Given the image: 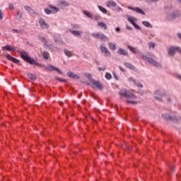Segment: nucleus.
<instances>
[{"label": "nucleus", "instance_id": "f257e3e1", "mask_svg": "<svg viewBox=\"0 0 181 181\" xmlns=\"http://www.w3.org/2000/svg\"><path fill=\"white\" fill-rule=\"evenodd\" d=\"M20 57L24 62H26L27 63H29V64L37 66L38 67H45V70L47 71H57L59 74H63V71H62L59 68H56V66L53 65H49L47 66L42 65L41 64H39L35 60V59L30 57L29 54H28V52L25 51L18 52Z\"/></svg>", "mask_w": 181, "mask_h": 181}, {"label": "nucleus", "instance_id": "f03ea898", "mask_svg": "<svg viewBox=\"0 0 181 181\" xmlns=\"http://www.w3.org/2000/svg\"><path fill=\"white\" fill-rule=\"evenodd\" d=\"M181 18V12L180 11H175L166 16V21L168 22H173L175 19H179Z\"/></svg>", "mask_w": 181, "mask_h": 181}, {"label": "nucleus", "instance_id": "7ed1b4c3", "mask_svg": "<svg viewBox=\"0 0 181 181\" xmlns=\"http://www.w3.org/2000/svg\"><path fill=\"white\" fill-rule=\"evenodd\" d=\"M162 117L164 118V119H166V121H172L173 122H179V121H181L180 117H177L176 116H170L168 114H163Z\"/></svg>", "mask_w": 181, "mask_h": 181}, {"label": "nucleus", "instance_id": "20e7f679", "mask_svg": "<svg viewBox=\"0 0 181 181\" xmlns=\"http://www.w3.org/2000/svg\"><path fill=\"white\" fill-rule=\"evenodd\" d=\"M176 52L181 54V48L180 47L172 46L168 49V56H175Z\"/></svg>", "mask_w": 181, "mask_h": 181}, {"label": "nucleus", "instance_id": "39448f33", "mask_svg": "<svg viewBox=\"0 0 181 181\" xmlns=\"http://www.w3.org/2000/svg\"><path fill=\"white\" fill-rule=\"evenodd\" d=\"M92 36H93V37H95L96 39H99L100 40H102V42L104 40H107V39H108V37H107V35H105L104 34H101L100 33H92Z\"/></svg>", "mask_w": 181, "mask_h": 181}, {"label": "nucleus", "instance_id": "423d86ee", "mask_svg": "<svg viewBox=\"0 0 181 181\" xmlns=\"http://www.w3.org/2000/svg\"><path fill=\"white\" fill-rule=\"evenodd\" d=\"M100 49L102 53L105 54L104 56L105 57H111V52H110V50H108L107 47L100 45Z\"/></svg>", "mask_w": 181, "mask_h": 181}, {"label": "nucleus", "instance_id": "0eeeda50", "mask_svg": "<svg viewBox=\"0 0 181 181\" xmlns=\"http://www.w3.org/2000/svg\"><path fill=\"white\" fill-rule=\"evenodd\" d=\"M142 59H144V60H146V62H148V63H150V64H152L156 67H158V64L156 61L153 60V59L149 58L146 55H142Z\"/></svg>", "mask_w": 181, "mask_h": 181}, {"label": "nucleus", "instance_id": "6e6552de", "mask_svg": "<svg viewBox=\"0 0 181 181\" xmlns=\"http://www.w3.org/2000/svg\"><path fill=\"white\" fill-rule=\"evenodd\" d=\"M119 95L124 97V98H131V95H132V93L127 89L121 90L120 92H119Z\"/></svg>", "mask_w": 181, "mask_h": 181}, {"label": "nucleus", "instance_id": "1a4fd4ad", "mask_svg": "<svg viewBox=\"0 0 181 181\" xmlns=\"http://www.w3.org/2000/svg\"><path fill=\"white\" fill-rule=\"evenodd\" d=\"M5 57H6L8 60L12 62L13 63H15L16 64H19V63H21V61H19V59L12 57V55L9 54L5 55Z\"/></svg>", "mask_w": 181, "mask_h": 181}, {"label": "nucleus", "instance_id": "9d476101", "mask_svg": "<svg viewBox=\"0 0 181 181\" xmlns=\"http://www.w3.org/2000/svg\"><path fill=\"white\" fill-rule=\"evenodd\" d=\"M128 9H130L131 11H134V12H136L137 13H140L141 15H146L144 10H142L139 7L128 6Z\"/></svg>", "mask_w": 181, "mask_h": 181}, {"label": "nucleus", "instance_id": "9b49d317", "mask_svg": "<svg viewBox=\"0 0 181 181\" xmlns=\"http://www.w3.org/2000/svg\"><path fill=\"white\" fill-rule=\"evenodd\" d=\"M39 23L41 29H49V24L43 18H40Z\"/></svg>", "mask_w": 181, "mask_h": 181}, {"label": "nucleus", "instance_id": "f8f14e48", "mask_svg": "<svg viewBox=\"0 0 181 181\" xmlns=\"http://www.w3.org/2000/svg\"><path fill=\"white\" fill-rule=\"evenodd\" d=\"M66 76H68V77H69L70 78H75L77 80H80V76L74 73H73L72 71H68L66 73Z\"/></svg>", "mask_w": 181, "mask_h": 181}, {"label": "nucleus", "instance_id": "ddd939ff", "mask_svg": "<svg viewBox=\"0 0 181 181\" xmlns=\"http://www.w3.org/2000/svg\"><path fill=\"white\" fill-rule=\"evenodd\" d=\"M92 84L95 86V87L98 88L100 91H103V90H104V86H103V83H100L98 81H95Z\"/></svg>", "mask_w": 181, "mask_h": 181}, {"label": "nucleus", "instance_id": "4468645a", "mask_svg": "<svg viewBox=\"0 0 181 181\" xmlns=\"http://www.w3.org/2000/svg\"><path fill=\"white\" fill-rule=\"evenodd\" d=\"M124 66H125L127 69H129L130 70H133V71H135L136 70V68L129 62H124Z\"/></svg>", "mask_w": 181, "mask_h": 181}, {"label": "nucleus", "instance_id": "2eb2a0df", "mask_svg": "<svg viewBox=\"0 0 181 181\" xmlns=\"http://www.w3.org/2000/svg\"><path fill=\"white\" fill-rule=\"evenodd\" d=\"M45 47V49L50 50V52H54V50H57V47H54V45L52 44H47Z\"/></svg>", "mask_w": 181, "mask_h": 181}, {"label": "nucleus", "instance_id": "dca6fc26", "mask_svg": "<svg viewBox=\"0 0 181 181\" xmlns=\"http://www.w3.org/2000/svg\"><path fill=\"white\" fill-rule=\"evenodd\" d=\"M54 42H55V43H58L59 45H64V42L62 40V38L58 37L57 35L54 36Z\"/></svg>", "mask_w": 181, "mask_h": 181}, {"label": "nucleus", "instance_id": "f3484780", "mask_svg": "<svg viewBox=\"0 0 181 181\" xmlns=\"http://www.w3.org/2000/svg\"><path fill=\"white\" fill-rule=\"evenodd\" d=\"M117 53L119 55L122 54V56H128V52L125 51V49L122 48H119L117 50Z\"/></svg>", "mask_w": 181, "mask_h": 181}, {"label": "nucleus", "instance_id": "a211bd4d", "mask_svg": "<svg viewBox=\"0 0 181 181\" xmlns=\"http://www.w3.org/2000/svg\"><path fill=\"white\" fill-rule=\"evenodd\" d=\"M49 8H50V9H52V13H57V12H59V8L54 6H52V4L49 5Z\"/></svg>", "mask_w": 181, "mask_h": 181}, {"label": "nucleus", "instance_id": "6ab92c4d", "mask_svg": "<svg viewBox=\"0 0 181 181\" xmlns=\"http://www.w3.org/2000/svg\"><path fill=\"white\" fill-rule=\"evenodd\" d=\"M85 77H87L90 83H93L95 81L94 78H93V75H91V74H85Z\"/></svg>", "mask_w": 181, "mask_h": 181}, {"label": "nucleus", "instance_id": "aec40b11", "mask_svg": "<svg viewBox=\"0 0 181 181\" xmlns=\"http://www.w3.org/2000/svg\"><path fill=\"white\" fill-rule=\"evenodd\" d=\"M127 21L129 22H130V23L132 25H134L136 23L135 22H136V21H138V19H136V18H135V17L131 16V17H128Z\"/></svg>", "mask_w": 181, "mask_h": 181}, {"label": "nucleus", "instance_id": "412c9836", "mask_svg": "<svg viewBox=\"0 0 181 181\" xmlns=\"http://www.w3.org/2000/svg\"><path fill=\"white\" fill-rule=\"evenodd\" d=\"M70 33L74 35V36H81V32L78 30H69Z\"/></svg>", "mask_w": 181, "mask_h": 181}, {"label": "nucleus", "instance_id": "4be33fe9", "mask_svg": "<svg viewBox=\"0 0 181 181\" xmlns=\"http://www.w3.org/2000/svg\"><path fill=\"white\" fill-rule=\"evenodd\" d=\"M98 26H99L101 28H103L105 30H107V29H108V27L105 23H104V22H98Z\"/></svg>", "mask_w": 181, "mask_h": 181}, {"label": "nucleus", "instance_id": "5701e85b", "mask_svg": "<svg viewBox=\"0 0 181 181\" xmlns=\"http://www.w3.org/2000/svg\"><path fill=\"white\" fill-rule=\"evenodd\" d=\"M2 49L7 50V52H12V51L15 50V49L13 47H11V45H6L4 47H2Z\"/></svg>", "mask_w": 181, "mask_h": 181}, {"label": "nucleus", "instance_id": "b1692460", "mask_svg": "<svg viewBox=\"0 0 181 181\" xmlns=\"http://www.w3.org/2000/svg\"><path fill=\"white\" fill-rule=\"evenodd\" d=\"M28 78H30L33 81H36V79L37 78L35 74H30V73L28 74Z\"/></svg>", "mask_w": 181, "mask_h": 181}, {"label": "nucleus", "instance_id": "393cba45", "mask_svg": "<svg viewBox=\"0 0 181 181\" xmlns=\"http://www.w3.org/2000/svg\"><path fill=\"white\" fill-rule=\"evenodd\" d=\"M142 25H144V26H146V28H153V26L151 25V23L146 21H142Z\"/></svg>", "mask_w": 181, "mask_h": 181}, {"label": "nucleus", "instance_id": "a878e982", "mask_svg": "<svg viewBox=\"0 0 181 181\" xmlns=\"http://www.w3.org/2000/svg\"><path fill=\"white\" fill-rule=\"evenodd\" d=\"M107 6L110 8V6H117V3L115 1L110 0L107 1Z\"/></svg>", "mask_w": 181, "mask_h": 181}, {"label": "nucleus", "instance_id": "bb28decb", "mask_svg": "<svg viewBox=\"0 0 181 181\" xmlns=\"http://www.w3.org/2000/svg\"><path fill=\"white\" fill-rule=\"evenodd\" d=\"M39 40H40V42H42V43H44V47H46V45H47V41L46 40V38L45 37H41L39 38Z\"/></svg>", "mask_w": 181, "mask_h": 181}, {"label": "nucleus", "instance_id": "cd10ccee", "mask_svg": "<svg viewBox=\"0 0 181 181\" xmlns=\"http://www.w3.org/2000/svg\"><path fill=\"white\" fill-rule=\"evenodd\" d=\"M108 46L111 50H117V47L115 45L112 44V42H109Z\"/></svg>", "mask_w": 181, "mask_h": 181}, {"label": "nucleus", "instance_id": "c85d7f7f", "mask_svg": "<svg viewBox=\"0 0 181 181\" xmlns=\"http://www.w3.org/2000/svg\"><path fill=\"white\" fill-rule=\"evenodd\" d=\"M98 8L101 12H103V13H107V8L103 7L102 6H98Z\"/></svg>", "mask_w": 181, "mask_h": 181}, {"label": "nucleus", "instance_id": "c756f323", "mask_svg": "<svg viewBox=\"0 0 181 181\" xmlns=\"http://www.w3.org/2000/svg\"><path fill=\"white\" fill-rule=\"evenodd\" d=\"M127 49L130 50V52H132L134 54H136L137 52L135 50V48H134L131 45H127Z\"/></svg>", "mask_w": 181, "mask_h": 181}, {"label": "nucleus", "instance_id": "7c9ffc66", "mask_svg": "<svg viewBox=\"0 0 181 181\" xmlns=\"http://www.w3.org/2000/svg\"><path fill=\"white\" fill-rule=\"evenodd\" d=\"M83 13L87 16L88 18H90V19H93V15L90 13V11H83Z\"/></svg>", "mask_w": 181, "mask_h": 181}, {"label": "nucleus", "instance_id": "2f4dec72", "mask_svg": "<svg viewBox=\"0 0 181 181\" xmlns=\"http://www.w3.org/2000/svg\"><path fill=\"white\" fill-rule=\"evenodd\" d=\"M64 52L66 56H67V57H71V56H73V53H71V52L67 49H64Z\"/></svg>", "mask_w": 181, "mask_h": 181}, {"label": "nucleus", "instance_id": "473e14b6", "mask_svg": "<svg viewBox=\"0 0 181 181\" xmlns=\"http://www.w3.org/2000/svg\"><path fill=\"white\" fill-rule=\"evenodd\" d=\"M154 99L159 100V90H157L154 92Z\"/></svg>", "mask_w": 181, "mask_h": 181}, {"label": "nucleus", "instance_id": "72a5a7b5", "mask_svg": "<svg viewBox=\"0 0 181 181\" xmlns=\"http://www.w3.org/2000/svg\"><path fill=\"white\" fill-rule=\"evenodd\" d=\"M54 80H57V81H60L62 83H67V80L63 79V78H59V77H55Z\"/></svg>", "mask_w": 181, "mask_h": 181}, {"label": "nucleus", "instance_id": "f704fd0d", "mask_svg": "<svg viewBox=\"0 0 181 181\" xmlns=\"http://www.w3.org/2000/svg\"><path fill=\"white\" fill-rule=\"evenodd\" d=\"M72 29H75V30H78L80 29V25L78 24H71Z\"/></svg>", "mask_w": 181, "mask_h": 181}, {"label": "nucleus", "instance_id": "c9c22d12", "mask_svg": "<svg viewBox=\"0 0 181 181\" xmlns=\"http://www.w3.org/2000/svg\"><path fill=\"white\" fill-rule=\"evenodd\" d=\"M105 77L106 78V80H111V78H112V76L111 75V74L107 72L105 75Z\"/></svg>", "mask_w": 181, "mask_h": 181}, {"label": "nucleus", "instance_id": "e433bc0d", "mask_svg": "<svg viewBox=\"0 0 181 181\" xmlns=\"http://www.w3.org/2000/svg\"><path fill=\"white\" fill-rule=\"evenodd\" d=\"M134 84L135 86H136V87H139V88H144V85H142V83H141V82H136V81H134Z\"/></svg>", "mask_w": 181, "mask_h": 181}, {"label": "nucleus", "instance_id": "4c0bfd02", "mask_svg": "<svg viewBox=\"0 0 181 181\" xmlns=\"http://www.w3.org/2000/svg\"><path fill=\"white\" fill-rule=\"evenodd\" d=\"M60 4L64 5V6H69V2L66 1H61Z\"/></svg>", "mask_w": 181, "mask_h": 181}, {"label": "nucleus", "instance_id": "58836bf2", "mask_svg": "<svg viewBox=\"0 0 181 181\" xmlns=\"http://www.w3.org/2000/svg\"><path fill=\"white\" fill-rule=\"evenodd\" d=\"M133 26L134 28H135V29H137V30H141L142 29L138 24H136V23L134 25H133Z\"/></svg>", "mask_w": 181, "mask_h": 181}, {"label": "nucleus", "instance_id": "ea45409f", "mask_svg": "<svg viewBox=\"0 0 181 181\" xmlns=\"http://www.w3.org/2000/svg\"><path fill=\"white\" fill-rule=\"evenodd\" d=\"M8 8H9L10 11H13V9H15V6H13V4H12V3L9 4Z\"/></svg>", "mask_w": 181, "mask_h": 181}, {"label": "nucleus", "instance_id": "a19ab883", "mask_svg": "<svg viewBox=\"0 0 181 181\" xmlns=\"http://www.w3.org/2000/svg\"><path fill=\"white\" fill-rule=\"evenodd\" d=\"M45 13H47V15H50V13H52V10H50L49 8H45Z\"/></svg>", "mask_w": 181, "mask_h": 181}, {"label": "nucleus", "instance_id": "79ce46f5", "mask_svg": "<svg viewBox=\"0 0 181 181\" xmlns=\"http://www.w3.org/2000/svg\"><path fill=\"white\" fill-rule=\"evenodd\" d=\"M80 83H81V84H86V86H91V84L87 81H84L83 80L80 81Z\"/></svg>", "mask_w": 181, "mask_h": 181}, {"label": "nucleus", "instance_id": "37998d69", "mask_svg": "<svg viewBox=\"0 0 181 181\" xmlns=\"http://www.w3.org/2000/svg\"><path fill=\"white\" fill-rule=\"evenodd\" d=\"M25 11H28V12H32V8H30V6H25Z\"/></svg>", "mask_w": 181, "mask_h": 181}, {"label": "nucleus", "instance_id": "c03bdc74", "mask_svg": "<svg viewBox=\"0 0 181 181\" xmlns=\"http://www.w3.org/2000/svg\"><path fill=\"white\" fill-rule=\"evenodd\" d=\"M42 57L45 59V60H49V57L46 52L42 53Z\"/></svg>", "mask_w": 181, "mask_h": 181}, {"label": "nucleus", "instance_id": "a18cd8bd", "mask_svg": "<svg viewBox=\"0 0 181 181\" xmlns=\"http://www.w3.org/2000/svg\"><path fill=\"white\" fill-rule=\"evenodd\" d=\"M127 104H138V102L136 101H132V100H127Z\"/></svg>", "mask_w": 181, "mask_h": 181}, {"label": "nucleus", "instance_id": "49530a36", "mask_svg": "<svg viewBox=\"0 0 181 181\" xmlns=\"http://www.w3.org/2000/svg\"><path fill=\"white\" fill-rule=\"evenodd\" d=\"M165 9H167V11H172L173 9V6L170 5L168 6H166Z\"/></svg>", "mask_w": 181, "mask_h": 181}, {"label": "nucleus", "instance_id": "de8ad7c7", "mask_svg": "<svg viewBox=\"0 0 181 181\" xmlns=\"http://www.w3.org/2000/svg\"><path fill=\"white\" fill-rule=\"evenodd\" d=\"M11 32H14L15 33H21V32H22V30H17V29H12Z\"/></svg>", "mask_w": 181, "mask_h": 181}, {"label": "nucleus", "instance_id": "09e8293b", "mask_svg": "<svg viewBox=\"0 0 181 181\" xmlns=\"http://www.w3.org/2000/svg\"><path fill=\"white\" fill-rule=\"evenodd\" d=\"M148 47H152L153 49L155 48V43L149 42L148 43Z\"/></svg>", "mask_w": 181, "mask_h": 181}, {"label": "nucleus", "instance_id": "8fccbe9b", "mask_svg": "<svg viewBox=\"0 0 181 181\" xmlns=\"http://www.w3.org/2000/svg\"><path fill=\"white\" fill-rule=\"evenodd\" d=\"M115 11L116 12H119L120 11H122V8L121 7L118 6V7H116V8H115Z\"/></svg>", "mask_w": 181, "mask_h": 181}, {"label": "nucleus", "instance_id": "3c124183", "mask_svg": "<svg viewBox=\"0 0 181 181\" xmlns=\"http://www.w3.org/2000/svg\"><path fill=\"white\" fill-rule=\"evenodd\" d=\"M114 78H115V80L118 81V76L117 75V73L113 72L112 73Z\"/></svg>", "mask_w": 181, "mask_h": 181}, {"label": "nucleus", "instance_id": "603ef678", "mask_svg": "<svg viewBox=\"0 0 181 181\" xmlns=\"http://www.w3.org/2000/svg\"><path fill=\"white\" fill-rule=\"evenodd\" d=\"M105 67L104 68H101V67H98V70H99V71H105Z\"/></svg>", "mask_w": 181, "mask_h": 181}, {"label": "nucleus", "instance_id": "864d4df0", "mask_svg": "<svg viewBox=\"0 0 181 181\" xmlns=\"http://www.w3.org/2000/svg\"><path fill=\"white\" fill-rule=\"evenodd\" d=\"M130 98L135 100L136 99V95H135L134 93H132V95L130 96Z\"/></svg>", "mask_w": 181, "mask_h": 181}, {"label": "nucleus", "instance_id": "5fc2aeb1", "mask_svg": "<svg viewBox=\"0 0 181 181\" xmlns=\"http://www.w3.org/2000/svg\"><path fill=\"white\" fill-rule=\"evenodd\" d=\"M17 15L19 16L20 19L22 18V12L18 11V12H17Z\"/></svg>", "mask_w": 181, "mask_h": 181}, {"label": "nucleus", "instance_id": "6e6d98bb", "mask_svg": "<svg viewBox=\"0 0 181 181\" xmlns=\"http://www.w3.org/2000/svg\"><path fill=\"white\" fill-rule=\"evenodd\" d=\"M100 18H101V16H95V18H94V19H95V21H100Z\"/></svg>", "mask_w": 181, "mask_h": 181}, {"label": "nucleus", "instance_id": "4d7b16f0", "mask_svg": "<svg viewBox=\"0 0 181 181\" xmlns=\"http://www.w3.org/2000/svg\"><path fill=\"white\" fill-rule=\"evenodd\" d=\"M90 95L94 98V100H97V96H95L94 93H90Z\"/></svg>", "mask_w": 181, "mask_h": 181}, {"label": "nucleus", "instance_id": "13d9d810", "mask_svg": "<svg viewBox=\"0 0 181 181\" xmlns=\"http://www.w3.org/2000/svg\"><path fill=\"white\" fill-rule=\"evenodd\" d=\"M4 19V17L2 16V10L0 9V21H2Z\"/></svg>", "mask_w": 181, "mask_h": 181}, {"label": "nucleus", "instance_id": "bf43d9fd", "mask_svg": "<svg viewBox=\"0 0 181 181\" xmlns=\"http://www.w3.org/2000/svg\"><path fill=\"white\" fill-rule=\"evenodd\" d=\"M126 28L127 29V30H132V27L127 25Z\"/></svg>", "mask_w": 181, "mask_h": 181}, {"label": "nucleus", "instance_id": "052dcab7", "mask_svg": "<svg viewBox=\"0 0 181 181\" xmlns=\"http://www.w3.org/2000/svg\"><path fill=\"white\" fill-rule=\"evenodd\" d=\"M160 97H166V93H160Z\"/></svg>", "mask_w": 181, "mask_h": 181}, {"label": "nucleus", "instance_id": "680f3d73", "mask_svg": "<svg viewBox=\"0 0 181 181\" xmlns=\"http://www.w3.org/2000/svg\"><path fill=\"white\" fill-rule=\"evenodd\" d=\"M115 30H116V32L119 33V32H121V28H119V27H117L115 28Z\"/></svg>", "mask_w": 181, "mask_h": 181}, {"label": "nucleus", "instance_id": "e2e57ef3", "mask_svg": "<svg viewBox=\"0 0 181 181\" xmlns=\"http://www.w3.org/2000/svg\"><path fill=\"white\" fill-rule=\"evenodd\" d=\"M129 81H134V83H135L136 81L134 79V78L129 77Z\"/></svg>", "mask_w": 181, "mask_h": 181}, {"label": "nucleus", "instance_id": "0e129e2a", "mask_svg": "<svg viewBox=\"0 0 181 181\" xmlns=\"http://www.w3.org/2000/svg\"><path fill=\"white\" fill-rule=\"evenodd\" d=\"M119 70H121V71H122L123 73H125V69H122V66H119Z\"/></svg>", "mask_w": 181, "mask_h": 181}, {"label": "nucleus", "instance_id": "69168bd1", "mask_svg": "<svg viewBox=\"0 0 181 181\" xmlns=\"http://www.w3.org/2000/svg\"><path fill=\"white\" fill-rule=\"evenodd\" d=\"M124 151H131V148H129V147L128 146H125Z\"/></svg>", "mask_w": 181, "mask_h": 181}, {"label": "nucleus", "instance_id": "338daca9", "mask_svg": "<svg viewBox=\"0 0 181 181\" xmlns=\"http://www.w3.org/2000/svg\"><path fill=\"white\" fill-rule=\"evenodd\" d=\"M167 101H168V103H172V98H168Z\"/></svg>", "mask_w": 181, "mask_h": 181}, {"label": "nucleus", "instance_id": "774afa93", "mask_svg": "<svg viewBox=\"0 0 181 181\" xmlns=\"http://www.w3.org/2000/svg\"><path fill=\"white\" fill-rule=\"evenodd\" d=\"M177 78H179L180 80H181V76H180V75H177Z\"/></svg>", "mask_w": 181, "mask_h": 181}]
</instances>
